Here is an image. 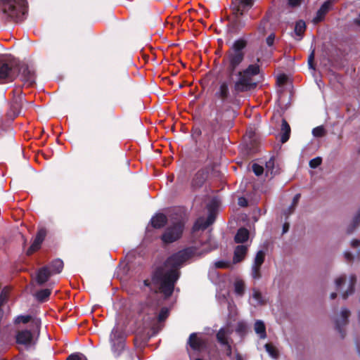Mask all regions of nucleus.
I'll return each mask as SVG.
<instances>
[{
	"mask_svg": "<svg viewBox=\"0 0 360 360\" xmlns=\"http://www.w3.org/2000/svg\"><path fill=\"white\" fill-rule=\"evenodd\" d=\"M217 248V243L210 233L201 234L190 247L169 257L164 266L154 273L150 281H144L145 285L148 286L155 292L162 293L165 297H169L179 277V269L181 265L189 259L202 257Z\"/></svg>",
	"mask_w": 360,
	"mask_h": 360,
	"instance_id": "1",
	"label": "nucleus"
},
{
	"mask_svg": "<svg viewBox=\"0 0 360 360\" xmlns=\"http://www.w3.org/2000/svg\"><path fill=\"white\" fill-rule=\"evenodd\" d=\"M247 41L239 39L236 40L224 59L226 71L229 76L237 75L238 79L235 82L234 88L236 91H245L256 86L252 77L259 72V67L257 64H252L243 70H239L240 65L245 57V49Z\"/></svg>",
	"mask_w": 360,
	"mask_h": 360,
	"instance_id": "2",
	"label": "nucleus"
},
{
	"mask_svg": "<svg viewBox=\"0 0 360 360\" xmlns=\"http://www.w3.org/2000/svg\"><path fill=\"white\" fill-rule=\"evenodd\" d=\"M0 7L6 20L19 22L26 18L27 3L25 0H1Z\"/></svg>",
	"mask_w": 360,
	"mask_h": 360,
	"instance_id": "3",
	"label": "nucleus"
},
{
	"mask_svg": "<svg viewBox=\"0 0 360 360\" xmlns=\"http://www.w3.org/2000/svg\"><path fill=\"white\" fill-rule=\"evenodd\" d=\"M252 0H233L232 8L234 18L231 20L230 25L233 31L238 30L244 25L239 18L248 11L252 6Z\"/></svg>",
	"mask_w": 360,
	"mask_h": 360,
	"instance_id": "4",
	"label": "nucleus"
},
{
	"mask_svg": "<svg viewBox=\"0 0 360 360\" xmlns=\"http://www.w3.org/2000/svg\"><path fill=\"white\" fill-rule=\"evenodd\" d=\"M18 63L14 59L2 58L0 60V82L12 81L16 76Z\"/></svg>",
	"mask_w": 360,
	"mask_h": 360,
	"instance_id": "5",
	"label": "nucleus"
},
{
	"mask_svg": "<svg viewBox=\"0 0 360 360\" xmlns=\"http://www.w3.org/2000/svg\"><path fill=\"white\" fill-rule=\"evenodd\" d=\"M184 229V223L181 219L174 221L168 226L162 236L165 243H172L180 238Z\"/></svg>",
	"mask_w": 360,
	"mask_h": 360,
	"instance_id": "6",
	"label": "nucleus"
},
{
	"mask_svg": "<svg viewBox=\"0 0 360 360\" xmlns=\"http://www.w3.org/2000/svg\"><path fill=\"white\" fill-rule=\"evenodd\" d=\"M356 282V278L351 276L347 281L345 276H341L335 280V285L338 290H342L345 285H347V290L343 292L342 297L346 299L353 292V286Z\"/></svg>",
	"mask_w": 360,
	"mask_h": 360,
	"instance_id": "7",
	"label": "nucleus"
},
{
	"mask_svg": "<svg viewBox=\"0 0 360 360\" xmlns=\"http://www.w3.org/2000/svg\"><path fill=\"white\" fill-rule=\"evenodd\" d=\"M19 76L24 84L30 86L35 82V74L33 69L30 68L26 65H22L19 68Z\"/></svg>",
	"mask_w": 360,
	"mask_h": 360,
	"instance_id": "8",
	"label": "nucleus"
},
{
	"mask_svg": "<svg viewBox=\"0 0 360 360\" xmlns=\"http://www.w3.org/2000/svg\"><path fill=\"white\" fill-rule=\"evenodd\" d=\"M16 341L18 344L30 346L34 342V335L29 330H22L17 333Z\"/></svg>",
	"mask_w": 360,
	"mask_h": 360,
	"instance_id": "9",
	"label": "nucleus"
},
{
	"mask_svg": "<svg viewBox=\"0 0 360 360\" xmlns=\"http://www.w3.org/2000/svg\"><path fill=\"white\" fill-rule=\"evenodd\" d=\"M265 254L262 250H259L255 258L254 264L252 267V276L255 279L260 277L259 269L260 266L264 262Z\"/></svg>",
	"mask_w": 360,
	"mask_h": 360,
	"instance_id": "10",
	"label": "nucleus"
},
{
	"mask_svg": "<svg viewBox=\"0 0 360 360\" xmlns=\"http://www.w3.org/2000/svg\"><path fill=\"white\" fill-rule=\"evenodd\" d=\"M230 333L231 332L229 328H221L217 334L218 341L226 347V354L229 356L231 355V347L228 340Z\"/></svg>",
	"mask_w": 360,
	"mask_h": 360,
	"instance_id": "11",
	"label": "nucleus"
},
{
	"mask_svg": "<svg viewBox=\"0 0 360 360\" xmlns=\"http://www.w3.org/2000/svg\"><path fill=\"white\" fill-rule=\"evenodd\" d=\"M214 219L215 214L214 212L210 211L207 219L200 218L196 221L194 225V231H195L197 230H204L207 229L210 225H211L214 221Z\"/></svg>",
	"mask_w": 360,
	"mask_h": 360,
	"instance_id": "12",
	"label": "nucleus"
},
{
	"mask_svg": "<svg viewBox=\"0 0 360 360\" xmlns=\"http://www.w3.org/2000/svg\"><path fill=\"white\" fill-rule=\"evenodd\" d=\"M46 236V231L44 229H40L37 236L32 243V245L30 247V248L27 250V255H31L38 249H39L41 243L43 242L44 238Z\"/></svg>",
	"mask_w": 360,
	"mask_h": 360,
	"instance_id": "13",
	"label": "nucleus"
},
{
	"mask_svg": "<svg viewBox=\"0 0 360 360\" xmlns=\"http://www.w3.org/2000/svg\"><path fill=\"white\" fill-rule=\"evenodd\" d=\"M230 82L223 81L219 83V89L216 92V96L221 99L223 101L226 100L230 94L229 92Z\"/></svg>",
	"mask_w": 360,
	"mask_h": 360,
	"instance_id": "14",
	"label": "nucleus"
},
{
	"mask_svg": "<svg viewBox=\"0 0 360 360\" xmlns=\"http://www.w3.org/2000/svg\"><path fill=\"white\" fill-rule=\"evenodd\" d=\"M188 344L190 347L196 351H200L205 347V342L201 338L196 335L195 333H192L188 339Z\"/></svg>",
	"mask_w": 360,
	"mask_h": 360,
	"instance_id": "15",
	"label": "nucleus"
},
{
	"mask_svg": "<svg viewBox=\"0 0 360 360\" xmlns=\"http://www.w3.org/2000/svg\"><path fill=\"white\" fill-rule=\"evenodd\" d=\"M208 176V172L205 169L199 170L195 175L192 184L194 187L201 186Z\"/></svg>",
	"mask_w": 360,
	"mask_h": 360,
	"instance_id": "16",
	"label": "nucleus"
},
{
	"mask_svg": "<svg viewBox=\"0 0 360 360\" xmlns=\"http://www.w3.org/2000/svg\"><path fill=\"white\" fill-rule=\"evenodd\" d=\"M110 342L112 343V349L117 347L118 349L123 348V343L120 338V333L117 328H114L110 334Z\"/></svg>",
	"mask_w": 360,
	"mask_h": 360,
	"instance_id": "17",
	"label": "nucleus"
},
{
	"mask_svg": "<svg viewBox=\"0 0 360 360\" xmlns=\"http://www.w3.org/2000/svg\"><path fill=\"white\" fill-rule=\"evenodd\" d=\"M247 251H248V247L246 245H238L234 250V256H233V262L238 263V262H241L244 259V257L247 253Z\"/></svg>",
	"mask_w": 360,
	"mask_h": 360,
	"instance_id": "18",
	"label": "nucleus"
},
{
	"mask_svg": "<svg viewBox=\"0 0 360 360\" xmlns=\"http://www.w3.org/2000/svg\"><path fill=\"white\" fill-rule=\"evenodd\" d=\"M53 274L50 270H49V268L45 266L39 269L37 274V281L39 284H43L46 281H48L49 277L52 276Z\"/></svg>",
	"mask_w": 360,
	"mask_h": 360,
	"instance_id": "19",
	"label": "nucleus"
},
{
	"mask_svg": "<svg viewBox=\"0 0 360 360\" xmlns=\"http://www.w3.org/2000/svg\"><path fill=\"white\" fill-rule=\"evenodd\" d=\"M349 316V311L347 309H342L340 316L335 320L336 327L341 331V327L347 323V319Z\"/></svg>",
	"mask_w": 360,
	"mask_h": 360,
	"instance_id": "20",
	"label": "nucleus"
},
{
	"mask_svg": "<svg viewBox=\"0 0 360 360\" xmlns=\"http://www.w3.org/2000/svg\"><path fill=\"white\" fill-rule=\"evenodd\" d=\"M254 330L259 335V338L265 339L266 338V326L264 323L261 320H257L254 325Z\"/></svg>",
	"mask_w": 360,
	"mask_h": 360,
	"instance_id": "21",
	"label": "nucleus"
},
{
	"mask_svg": "<svg viewBox=\"0 0 360 360\" xmlns=\"http://www.w3.org/2000/svg\"><path fill=\"white\" fill-rule=\"evenodd\" d=\"M167 221V218L163 214H158L155 215L151 219L152 226L155 228H161Z\"/></svg>",
	"mask_w": 360,
	"mask_h": 360,
	"instance_id": "22",
	"label": "nucleus"
},
{
	"mask_svg": "<svg viewBox=\"0 0 360 360\" xmlns=\"http://www.w3.org/2000/svg\"><path fill=\"white\" fill-rule=\"evenodd\" d=\"M49 270L53 274H59L61 272L63 268V262L61 259H57L51 262V264L47 266Z\"/></svg>",
	"mask_w": 360,
	"mask_h": 360,
	"instance_id": "23",
	"label": "nucleus"
},
{
	"mask_svg": "<svg viewBox=\"0 0 360 360\" xmlns=\"http://www.w3.org/2000/svg\"><path fill=\"white\" fill-rule=\"evenodd\" d=\"M290 134V126L285 120H283L282 124H281V138L282 143H285L289 139Z\"/></svg>",
	"mask_w": 360,
	"mask_h": 360,
	"instance_id": "24",
	"label": "nucleus"
},
{
	"mask_svg": "<svg viewBox=\"0 0 360 360\" xmlns=\"http://www.w3.org/2000/svg\"><path fill=\"white\" fill-rule=\"evenodd\" d=\"M330 6V2H325L319 10L317 11L316 16L314 19V22L317 23L322 20L326 13L328 12Z\"/></svg>",
	"mask_w": 360,
	"mask_h": 360,
	"instance_id": "25",
	"label": "nucleus"
},
{
	"mask_svg": "<svg viewBox=\"0 0 360 360\" xmlns=\"http://www.w3.org/2000/svg\"><path fill=\"white\" fill-rule=\"evenodd\" d=\"M249 238V231L248 229L245 228H241L238 229L236 236H235V241L236 243H244Z\"/></svg>",
	"mask_w": 360,
	"mask_h": 360,
	"instance_id": "26",
	"label": "nucleus"
},
{
	"mask_svg": "<svg viewBox=\"0 0 360 360\" xmlns=\"http://www.w3.org/2000/svg\"><path fill=\"white\" fill-rule=\"evenodd\" d=\"M250 302L251 304L254 306L259 305L264 303L262 294L259 290L255 289L253 290Z\"/></svg>",
	"mask_w": 360,
	"mask_h": 360,
	"instance_id": "27",
	"label": "nucleus"
},
{
	"mask_svg": "<svg viewBox=\"0 0 360 360\" xmlns=\"http://www.w3.org/2000/svg\"><path fill=\"white\" fill-rule=\"evenodd\" d=\"M234 290L236 295L242 296L245 292V284L242 280L237 279L234 282Z\"/></svg>",
	"mask_w": 360,
	"mask_h": 360,
	"instance_id": "28",
	"label": "nucleus"
},
{
	"mask_svg": "<svg viewBox=\"0 0 360 360\" xmlns=\"http://www.w3.org/2000/svg\"><path fill=\"white\" fill-rule=\"evenodd\" d=\"M306 25L305 22L302 20H300L297 22L295 27V32L298 36H302V34L305 31Z\"/></svg>",
	"mask_w": 360,
	"mask_h": 360,
	"instance_id": "29",
	"label": "nucleus"
},
{
	"mask_svg": "<svg viewBox=\"0 0 360 360\" xmlns=\"http://www.w3.org/2000/svg\"><path fill=\"white\" fill-rule=\"evenodd\" d=\"M51 294V290L50 289H43L37 292V298L39 301H44L46 298L49 297Z\"/></svg>",
	"mask_w": 360,
	"mask_h": 360,
	"instance_id": "30",
	"label": "nucleus"
},
{
	"mask_svg": "<svg viewBox=\"0 0 360 360\" xmlns=\"http://www.w3.org/2000/svg\"><path fill=\"white\" fill-rule=\"evenodd\" d=\"M265 349L268 354L274 359H276L278 357V351L277 349L271 344H266Z\"/></svg>",
	"mask_w": 360,
	"mask_h": 360,
	"instance_id": "31",
	"label": "nucleus"
},
{
	"mask_svg": "<svg viewBox=\"0 0 360 360\" xmlns=\"http://www.w3.org/2000/svg\"><path fill=\"white\" fill-rule=\"evenodd\" d=\"M300 194H297V195H295L294 196L292 205L290 206V207L288 209V212L286 213V214H291L294 211V210H295V207H296V205H297V202H298V201L300 200Z\"/></svg>",
	"mask_w": 360,
	"mask_h": 360,
	"instance_id": "32",
	"label": "nucleus"
},
{
	"mask_svg": "<svg viewBox=\"0 0 360 360\" xmlns=\"http://www.w3.org/2000/svg\"><path fill=\"white\" fill-rule=\"evenodd\" d=\"M325 130L321 126L314 128L312 131V134L316 137H321L324 135Z\"/></svg>",
	"mask_w": 360,
	"mask_h": 360,
	"instance_id": "33",
	"label": "nucleus"
},
{
	"mask_svg": "<svg viewBox=\"0 0 360 360\" xmlns=\"http://www.w3.org/2000/svg\"><path fill=\"white\" fill-rule=\"evenodd\" d=\"M169 315V309L166 307H163L159 315H158V321H163L165 320V319Z\"/></svg>",
	"mask_w": 360,
	"mask_h": 360,
	"instance_id": "34",
	"label": "nucleus"
},
{
	"mask_svg": "<svg viewBox=\"0 0 360 360\" xmlns=\"http://www.w3.org/2000/svg\"><path fill=\"white\" fill-rule=\"evenodd\" d=\"M67 360H87V359L84 354L77 353L70 355Z\"/></svg>",
	"mask_w": 360,
	"mask_h": 360,
	"instance_id": "35",
	"label": "nucleus"
},
{
	"mask_svg": "<svg viewBox=\"0 0 360 360\" xmlns=\"http://www.w3.org/2000/svg\"><path fill=\"white\" fill-rule=\"evenodd\" d=\"M31 319L30 316H18L15 319V323H26L29 322Z\"/></svg>",
	"mask_w": 360,
	"mask_h": 360,
	"instance_id": "36",
	"label": "nucleus"
},
{
	"mask_svg": "<svg viewBox=\"0 0 360 360\" xmlns=\"http://www.w3.org/2000/svg\"><path fill=\"white\" fill-rule=\"evenodd\" d=\"M359 223H360V210H359V213L357 214V215L354 219L352 228L349 229L348 230V232L352 233L353 231V230L359 225Z\"/></svg>",
	"mask_w": 360,
	"mask_h": 360,
	"instance_id": "37",
	"label": "nucleus"
},
{
	"mask_svg": "<svg viewBox=\"0 0 360 360\" xmlns=\"http://www.w3.org/2000/svg\"><path fill=\"white\" fill-rule=\"evenodd\" d=\"M268 26V21L266 20H264L260 23L259 26L258 27V31L262 34H264L266 33V27Z\"/></svg>",
	"mask_w": 360,
	"mask_h": 360,
	"instance_id": "38",
	"label": "nucleus"
},
{
	"mask_svg": "<svg viewBox=\"0 0 360 360\" xmlns=\"http://www.w3.org/2000/svg\"><path fill=\"white\" fill-rule=\"evenodd\" d=\"M321 163V158H316L309 161V166L311 168H316L318 166H319Z\"/></svg>",
	"mask_w": 360,
	"mask_h": 360,
	"instance_id": "39",
	"label": "nucleus"
},
{
	"mask_svg": "<svg viewBox=\"0 0 360 360\" xmlns=\"http://www.w3.org/2000/svg\"><path fill=\"white\" fill-rule=\"evenodd\" d=\"M252 170L257 176L261 175L264 172L263 167L257 164H253Z\"/></svg>",
	"mask_w": 360,
	"mask_h": 360,
	"instance_id": "40",
	"label": "nucleus"
},
{
	"mask_svg": "<svg viewBox=\"0 0 360 360\" xmlns=\"http://www.w3.org/2000/svg\"><path fill=\"white\" fill-rule=\"evenodd\" d=\"M216 268H227L229 266V262L223 260L217 261L214 263Z\"/></svg>",
	"mask_w": 360,
	"mask_h": 360,
	"instance_id": "41",
	"label": "nucleus"
},
{
	"mask_svg": "<svg viewBox=\"0 0 360 360\" xmlns=\"http://www.w3.org/2000/svg\"><path fill=\"white\" fill-rule=\"evenodd\" d=\"M238 205L241 207H246L248 205V201L247 200L243 198V197H241V198H238Z\"/></svg>",
	"mask_w": 360,
	"mask_h": 360,
	"instance_id": "42",
	"label": "nucleus"
},
{
	"mask_svg": "<svg viewBox=\"0 0 360 360\" xmlns=\"http://www.w3.org/2000/svg\"><path fill=\"white\" fill-rule=\"evenodd\" d=\"M274 41V35L273 34H270L266 39V43L269 46H271Z\"/></svg>",
	"mask_w": 360,
	"mask_h": 360,
	"instance_id": "43",
	"label": "nucleus"
},
{
	"mask_svg": "<svg viewBox=\"0 0 360 360\" xmlns=\"http://www.w3.org/2000/svg\"><path fill=\"white\" fill-rule=\"evenodd\" d=\"M245 328H246L245 324L244 323H243V322H240L238 324L237 330L238 332H243V330H245Z\"/></svg>",
	"mask_w": 360,
	"mask_h": 360,
	"instance_id": "44",
	"label": "nucleus"
},
{
	"mask_svg": "<svg viewBox=\"0 0 360 360\" xmlns=\"http://www.w3.org/2000/svg\"><path fill=\"white\" fill-rule=\"evenodd\" d=\"M288 2L291 6H297L300 4L301 0H288Z\"/></svg>",
	"mask_w": 360,
	"mask_h": 360,
	"instance_id": "45",
	"label": "nucleus"
},
{
	"mask_svg": "<svg viewBox=\"0 0 360 360\" xmlns=\"http://www.w3.org/2000/svg\"><path fill=\"white\" fill-rule=\"evenodd\" d=\"M313 60H314V53H312L309 57L308 64H309V66L310 68L314 69V68L313 67Z\"/></svg>",
	"mask_w": 360,
	"mask_h": 360,
	"instance_id": "46",
	"label": "nucleus"
},
{
	"mask_svg": "<svg viewBox=\"0 0 360 360\" xmlns=\"http://www.w3.org/2000/svg\"><path fill=\"white\" fill-rule=\"evenodd\" d=\"M360 245V241L359 240H353L351 242V245L353 248H357Z\"/></svg>",
	"mask_w": 360,
	"mask_h": 360,
	"instance_id": "47",
	"label": "nucleus"
},
{
	"mask_svg": "<svg viewBox=\"0 0 360 360\" xmlns=\"http://www.w3.org/2000/svg\"><path fill=\"white\" fill-rule=\"evenodd\" d=\"M345 257L347 261H350L352 259V255L349 252H345Z\"/></svg>",
	"mask_w": 360,
	"mask_h": 360,
	"instance_id": "48",
	"label": "nucleus"
},
{
	"mask_svg": "<svg viewBox=\"0 0 360 360\" xmlns=\"http://www.w3.org/2000/svg\"><path fill=\"white\" fill-rule=\"evenodd\" d=\"M285 79H286V77L285 75H282V76H280L278 78V82L281 83V84H283L285 82Z\"/></svg>",
	"mask_w": 360,
	"mask_h": 360,
	"instance_id": "49",
	"label": "nucleus"
},
{
	"mask_svg": "<svg viewBox=\"0 0 360 360\" xmlns=\"http://www.w3.org/2000/svg\"><path fill=\"white\" fill-rule=\"evenodd\" d=\"M289 229V224L287 223H285L283 227V233H286Z\"/></svg>",
	"mask_w": 360,
	"mask_h": 360,
	"instance_id": "50",
	"label": "nucleus"
},
{
	"mask_svg": "<svg viewBox=\"0 0 360 360\" xmlns=\"http://www.w3.org/2000/svg\"><path fill=\"white\" fill-rule=\"evenodd\" d=\"M335 297H336V293L333 292V293L330 294V298L331 299H334V298H335Z\"/></svg>",
	"mask_w": 360,
	"mask_h": 360,
	"instance_id": "51",
	"label": "nucleus"
},
{
	"mask_svg": "<svg viewBox=\"0 0 360 360\" xmlns=\"http://www.w3.org/2000/svg\"><path fill=\"white\" fill-rule=\"evenodd\" d=\"M236 360H243V359H242V357L239 354H237L236 355Z\"/></svg>",
	"mask_w": 360,
	"mask_h": 360,
	"instance_id": "52",
	"label": "nucleus"
},
{
	"mask_svg": "<svg viewBox=\"0 0 360 360\" xmlns=\"http://www.w3.org/2000/svg\"><path fill=\"white\" fill-rule=\"evenodd\" d=\"M39 322L38 321L35 322V325L37 328L39 327Z\"/></svg>",
	"mask_w": 360,
	"mask_h": 360,
	"instance_id": "53",
	"label": "nucleus"
},
{
	"mask_svg": "<svg viewBox=\"0 0 360 360\" xmlns=\"http://www.w3.org/2000/svg\"><path fill=\"white\" fill-rule=\"evenodd\" d=\"M195 360H202V359H196Z\"/></svg>",
	"mask_w": 360,
	"mask_h": 360,
	"instance_id": "54",
	"label": "nucleus"
}]
</instances>
